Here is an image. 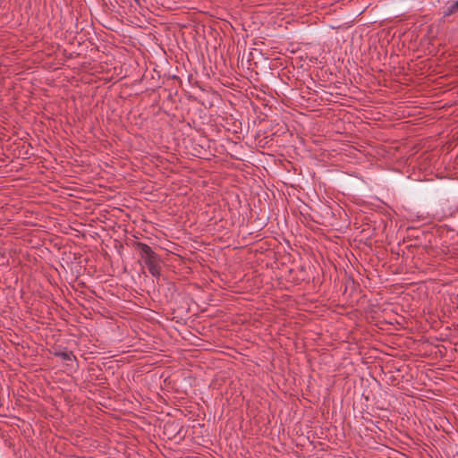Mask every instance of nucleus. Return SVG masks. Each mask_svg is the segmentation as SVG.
I'll return each instance as SVG.
<instances>
[{
	"mask_svg": "<svg viewBox=\"0 0 458 458\" xmlns=\"http://www.w3.org/2000/svg\"><path fill=\"white\" fill-rule=\"evenodd\" d=\"M140 249L141 251V257L144 259L146 265H151L152 263L157 262V256L154 253L149 246L147 244L141 243L140 244Z\"/></svg>",
	"mask_w": 458,
	"mask_h": 458,
	"instance_id": "1",
	"label": "nucleus"
},
{
	"mask_svg": "<svg viewBox=\"0 0 458 458\" xmlns=\"http://www.w3.org/2000/svg\"><path fill=\"white\" fill-rule=\"evenodd\" d=\"M458 10V1L451 3L449 5H447L445 8L444 14L445 15H451L452 13H455Z\"/></svg>",
	"mask_w": 458,
	"mask_h": 458,
	"instance_id": "2",
	"label": "nucleus"
},
{
	"mask_svg": "<svg viewBox=\"0 0 458 458\" xmlns=\"http://www.w3.org/2000/svg\"><path fill=\"white\" fill-rule=\"evenodd\" d=\"M147 267L151 275L155 276H157L159 275V267L157 265V262L152 263L151 265H148Z\"/></svg>",
	"mask_w": 458,
	"mask_h": 458,
	"instance_id": "3",
	"label": "nucleus"
}]
</instances>
